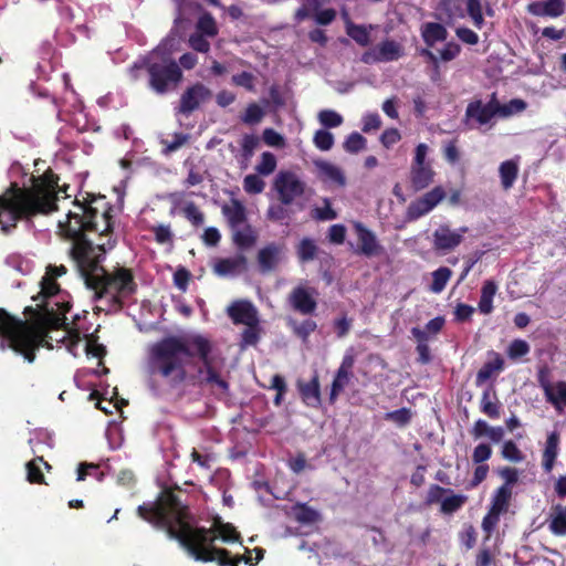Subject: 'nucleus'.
<instances>
[{
  "mask_svg": "<svg viewBox=\"0 0 566 566\" xmlns=\"http://www.w3.org/2000/svg\"><path fill=\"white\" fill-rule=\"evenodd\" d=\"M211 352V343L200 335L189 338L165 337L149 347L147 368L150 375H159L170 385L177 386L187 378L188 359L198 357L201 363L197 371L198 384L227 392L229 385L221 377Z\"/></svg>",
  "mask_w": 566,
  "mask_h": 566,
  "instance_id": "f257e3e1",
  "label": "nucleus"
},
{
  "mask_svg": "<svg viewBox=\"0 0 566 566\" xmlns=\"http://www.w3.org/2000/svg\"><path fill=\"white\" fill-rule=\"evenodd\" d=\"M181 493L166 491L153 505H140L139 516L158 528L166 530L170 538L177 539L188 554L199 562H217L220 566L230 565L229 552L213 546L217 536L212 530L192 528L186 521L188 507Z\"/></svg>",
  "mask_w": 566,
  "mask_h": 566,
  "instance_id": "f03ea898",
  "label": "nucleus"
},
{
  "mask_svg": "<svg viewBox=\"0 0 566 566\" xmlns=\"http://www.w3.org/2000/svg\"><path fill=\"white\" fill-rule=\"evenodd\" d=\"M76 210L70 211L65 221L59 222L60 234L71 240V255L77 266L91 262L93 245L85 232H98L101 235L112 230L108 212L99 213L97 209L83 203L75 205Z\"/></svg>",
  "mask_w": 566,
  "mask_h": 566,
  "instance_id": "7ed1b4c3",
  "label": "nucleus"
},
{
  "mask_svg": "<svg viewBox=\"0 0 566 566\" xmlns=\"http://www.w3.org/2000/svg\"><path fill=\"white\" fill-rule=\"evenodd\" d=\"M56 195L53 187L36 186L20 189L15 185L0 195V224L3 231L15 227L19 219L36 213L56 210Z\"/></svg>",
  "mask_w": 566,
  "mask_h": 566,
  "instance_id": "20e7f679",
  "label": "nucleus"
},
{
  "mask_svg": "<svg viewBox=\"0 0 566 566\" xmlns=\"http://www.w3.org/2000/svg\"><path fill=\"white\" fill-rule=\"evenodd\" d=\"M78 268L86 286L94 290L99 298L109 296L114 305H120L122 300L132 295L136 290L133 275L127 269L118 268L114 273H108L92 260Z\"/></svg>",
  "mask_w": 566,
  "mask_h": 566,
  "instance_id": "39448f33",
  "label": "nucleus"
},
{
  "mask_svg": "<svg viewBox=\"0 0 566 566\" xmlns=\"http://www.w3.org/2000/svg\"><path fill=\"white\" fill-rule=\"evenodd\" d=\"M35 316L34 324L21 319L4 338L0 339V349L10 348L17 354L23 355L29 363H33L34 352L42 344L44 329L49 323L41 314L36 313Z\"/></svg>",
  "mask_w": 566,
  "mask_h": 566,
  "instance_id": "423d86ee",
  "label": "nucleus"
},
{
  "mask_svg": "<svg viewBox=\"0 0 566 566\" xmlns=\"http://www.w3.org/2000/svg\"><path fill=\"white\" fill-rule=\"evenodd\" d=\"M144 66H146L149 75L150 87L158 94L166 93L170 85L175 86L182 76L178 64L174 60L164 57L157 62L154 54L148 62L134 64L130 69L132 77L137 78L139 76L138 72Z\"/></svg>",
  "mask_w": 566,
  "mask_h": 566,
  "instance_id": "0eeeda50",
  "label": "nucleus"
},
{
  "mask_svg": "<svg viewBox=\"0 0 566 566\" xmlns=\"http://www.w3.org/2000/svg\"><path fill=\"white\" fill-rule=\"evenodd\" d=\"M497 112L496 94L493 93L488 103H483L481 99H475L468 104L463 124L469 129L485 130L492 128L494 125L493 119L497 116Z\"/></svg>",
  "mask_w": 566,
  "mask_h": 566,
  "instance_id": "6e6552de",
  "label": "nucleus"
},
{
  "mask_svg": "<svg viewBox=\"0 0 566 566\" xmlns=\"http://www.w3.org/2000/svg\"><path fill=\"white\" fill-rule=\"evenodd\" d=\"M273 189L282 205H292L304 195L306 184L295 172L281 170L273 180Z\"/></svg>",
  "mask_w": 566,
  "mask_h": 566,
  "instance_id": "1a4fd4ad",
  "label": "nucleus"
},
{
  "mask_svg": "<svg viewBox=\"0 0 566 566\" xmlns=\"http://www.w3.org/2000/svg\"><path fill=\"white\" fill-rule=\"evenodd\" d=\"M316 296L317 291L315 287L298 284L289 294L287 302L294 311L303 315H308L316 310Z\"/></svg>",
  "mask_w": 566,
  "mask_h": 566,
  "instance_id": "9d476101",
  "label": "nucleus"
},
{
  "mask_svg": "<svg viewBox=\"0 0 566 566\" xmlns=\"http://www.w3.org/2000/svg\"><path fill=\"white\" fill-rule=\"evenodd\" d=\"M403 54L401 44L394 40H386L374 49L361 55V62L365 64H374L380 62H391L400 59Z\"/></svg>",
  "mask_w": 566,
  "mask_h": 566,
  "instance_id": "9b49d317",
  "label": "nucleus"
},
{
  "mask_svg": "<svg viewBox=\"0 0 566 566\" xmlns=\"http://www.w3.org/2000/svg\"><path fill=\"white\" fill-rule=\"evenodd\" d=\"M468 228L463 227L453 231L447 224H441L432 233V247L436 251L447 253L459 247Z\"/></svg>",
  "mask_w": 566,
  "mask_h": 566,
  "instance_id": "f8f14e48",
  "label": "nucleus"
},
{
  "mask_svg": "<svg viewBox=\"0 0 566 566\" xmlns=\"http://www.w3.org/2000/svg\"><path fill=\"white\" fill-rule=\"evenodd\" d=\"M210 97V91L202 84L189 87L180 97L178 112L185 115L197 109L201 103Z\"/></svg>",
  "mask_w": 566,
  "mask_h": 566,
  "instance_id": "ddd939ff",
  "label": "nucleus"
},
{
  "mask_svg": "<svg viewBox=\"0 0 566 566\" xmlns=\"http://www.w3.org/2000/svg\"><path fill=\"white\" fill-rule=\"evenodd\" d=\"M355 358L352 354L344 356L339 368L336 371L334 380L332 382L329 400L334 402L338 395L348 386L350 378L353 377V367Z\"/></svg>",
  "mask_w": 566,
  "mask_h": 566,
  "instance_id": "4468645a",
  "label": "nucleus"
},
{
  "mask_svg": "<svg viewBox=\"0 0 566 566\" xmlns=\"http://www.w3.org/2000/svg\"><path fill=\"white\" fill-rule=\"evenodd\" d=\"M228 315L234 324H244L247 326H256L259 323L256 308L248 301H238L232 303L228 310Z\"/></svg>",
  "mask_w": 566,
  "mask_h": 566,
  "instance_id": "2eb2a0df",
  "label": "nucleus"
},
{
  "mask_svg": "<svg viewBox=\"0 0 566 566\" xmlns=\"http://www.w3.org/2000/svg\"><path fill=\"white\" fill-rule=\"evenodd\" d=\"M284 254V247L277 243H270L258 252V264L260 272L269 273L274 271L281 263Z\"/></svg>",
  "mask_w": 566,
  "mask_h": 566,
  "instance_id": "dca6fc26",
  "label": "nucleus"
},
{
  "mask_svg": "<svg viewBox=\"0 0 566 566\" xmlns=\"http://www.w3.org/2000/svg\"><path fill=\"white\" fill-rule=\"evenodd\" d=\"M248 260L243 254L231 258L218 259L213 264V271L220 276L239 275L247 270Z\"/></svg>",
  "mask_w": 566,
  "mask_h": 566,
  "instance_id": "f3484780",
  "label": "nucleus"
},
{
  "mask_svg": "<svg viewBox=\"0 0 566 566\" xmlns=\"http://www.w3.org/2000/svg\"><path fill=\"white\" fill-rule=\"evenodd\" d=\"M564 0L534 1L527 6V11L536 17L558 18L565 13Z\"/></svg>",
  "mask_w": 566,
  "mask_h": 566,
  "instance_id": "a211bd4d",
  "label": "nucleus"
},
{
  "mask_svg": "<svg viewBox=\"0 0 566 566\" xmlns=\"http://www.w3.org/2000/svg\"><path fill=\"white\" fill-rule=\"evenodd\" d=\"M355 230L359 241V250L366 256H374L381 253V245L376 235L361 223H355Z\"/></svg>",
  "mask_w": 566,
  "mask_h": 566,
  "instance_id": "6ab92c4d",
  "label": "nucleus"
},
{
  "mask_svg": "<svg viewBox=\"0 0 566 566\" xmlns=\"http://www.w3.org/2000/svg\"><path fill=\"white\" fill-rule=\"evenodd\" d=\"M222 213L231 229L247 224L245 207L237 199H232L229 205H224L222 207Z\"/></svg>",
  "mask_w": 566,
  "mask_h": 566,
  "instance_id": "aec40b11",
  "label": "nucleus"
},
{
  "mask_svg": "<svg viewBox=\"0 0 566 566\" xmlns=\"http://www.w3.org/2000/svg\"><path fill=\"white\" fill-rule=\"evenodd\" d=\"M303 401L311 407H318L321 403V391L318 376L315 374L308 382H297Z\"/></svg>",
  "mask_w": 566,
  "mask_h": 566,
  "instance_id": "412c9836",
  "label": "nucleus"
},
{
  "mask_svg": "<svg viewBox=\"0 0 566 566\" xmlns=\"http://www.w3.org/2000/svg\"><path fill=\"white\" fill-rule=\"evenodd\" d=\"M559 439L557 431H553L547 436L542 463L546 473H549L554 468L555 460L558 455Z\"/></svg>",
  "mask_w": 566,
  "mask_h": 566,
  "instance_id": "4be33fe9",
  "label": "nucleus"
},
{
  "mask_svg": "<svg viewBox=\"0 0 566 566\" xmlns=\"http://www.w3.org/2000/svg\"><path fill=\"white\" fill-rule=\"evenodd\" d=\"M434 177V171L430 165L426 166H411L410 181L416 191L427 188Z\"/></svg>",
  "mask_w": 566,
  "mask_h": 566,
  "instance_id": "5701e85b",
  "label": "nucleus"
},
{
  "mask_svg": "<svg viewBox=\"0 0 566 566\" xmlns=\"http://www.w3.org/2000/svg\"><path fill=\"white\" fill-rule=\"evenodd\" d=\"M315 165L319 177L323 180L334 182L339 187H344L346 185V177L343 170L336 165L323 160L317 161Z\"/></svg>",
  "mask_w": 566,
  "mask_h": 566,
  "instance_id": "b1692460",
  "label": "nucleus"
},
{
  "mask_svg": "<svg viewBox=\"0 0 566 566\" xmlns=\"http://www.w3.org/2000/svg\"><path fill=\"white\" fill-rule=\"evenodd\" d=\"M421 35L428 46H433L437 42H443L448 38L447 29L437 22H426L421 27Z\"/></svg>",
  "mask_w": 566,
  "mask_h": 566,
  "instance_id": "393cba45",
  "label": "nucleus"
},
{
  "mask_svg": "<svg viewBox=\"0 0 566 566\" xmlns=\"http://www.w3.org/2000/svg\"><path fill=\"white\" fill-rule=\"evenodd\" d=\"M481 411L491 419H497L501 416V402L496 397V392L492 389H485L482 394L480 402Z\"/></svg>",
  "mask_w": 566,
  "mask_h": 566,
  "instance_id": "a878e982",
  "label": "nucleus"
},
{
  "mask_svg": "<svg viewBox=\"0 0 566 566\" xmlns=\"http://www.w3.org/2000/svg\"><path fill=\"white\" fill-rule=\"evenodd\" d=\"M546 401L552 403L555 409L562 413L566 406V381L554 382L548 391H545Z\"/></svg>",
  "mask_w": 566,
  "mask_h": 566,
  "instance_id": "bb28decb",
  "label": "nucleus"
},
{
  "mask_svg": "<svg viewBox=\"0 0 566 566\" xmlns=\"http://www.w3.org/2000/svg\"><path fill=\"white\" fill-rule=\"evenodd\" d=\"M547 521L553 534L558 536L566 535V512L564 511V505H553Z\"/></svg>",
  "mask_w": 566,
  "mask_h": 566,
  "instance_id": "cd10ccee",
  "label": "nucleus"
},
{
  "mask_svg": "<svg viewBox=\"0 0 566 566\" xmlns=\"http://www.w3.org/2000/svg\"><path fill=\"white\" fill-rule=\"evenodd\" d=\"M497 285L492 280H486L481 289L479 310L482 314H490L493 311V297L496 294Z\"/></svg>",
  "mask_w": 566,
  "mask_h": 566,
  "instance_id": "c85d7f7f",
  "label": "nucleus"
},
{
  "mask_svg": "<svg viewBox=\"0 0 566 566\" xmlns=\"http://www.w3.org/2000/svg\"><path fill=\"white\" fill-rule=\"evenodd\" d=\"M319 248L311 238H303L296 245V255L302 263L311 262L318 258Z\"/></svg>",
  "mask_w": 566,
  "mask_h": 566,
  "instance_id": "c756f323",
  "label": "nucleus"
},
{
  "mask_svg": "<svg viewBox=\"0 0 566 566\" xmlns=\"http://www.w3.org/2000/svg\"><path fill=\"white\" fill-rule=\"evenodd\" d=\"M233 241L240 249H249L254 245L256 241V234L248 223L243 227L232 229Z\"/></svg>",
  "mask_w": 566,
  "mask_h": 566,
  "instance_id": "7c9ffc66",
  "label": "nucleus"
},
{
  "mask_svg": "<svg viewBox=\"0 0 566 566\" xmlns=\"http://www.w3.org/2000/svg\"><path fill=\"white\" fill-rule=\"evenodd\" d=\"M504 367V360L499 354H494V359L485 363L476 374V385H481L490 379L495 371H501Z\"/></svg>",
  "mask_w": 566,
  "mask_h": 566,
  "instance_id": "2f4dec72",
  "label": "nucleus"
},
{
  "mask_svg": "<svg viewBox=\"0 0 566 566\" xmlns=\"http://www.w3.org/2000/svg\"><path fill=\"white\" fill-rule=\"evenodd\" d=\"M499 170H500L502 187L505 190L512 188V186L514 185V182L517 178V172H518L517 164L514 160H506L501 164Z\"/></svg>",
  "mask_w": 566,
  "mask_h": 566,
  "instance_id": "473e14b6",
  "label": "nucleus"
},
{
  "mask_svg": "<svg viewBox=\"0 0 566 566\" xmlns=\"http://www.w3.org/2000/svg\"><path fill=\"white\" fill-rule=\"evenodd\" d=\"M511 495L512 490L507 484L499 488L493 496L491 510H494L499 513L505 512L507 510Z\"/></svg>",
  "mask_w": 566,
  "mask_h": 566,
  "instance_id": "72a5a7b5",
  "label": "nucleus"
},
{
  "mask_svg": "<svg viewBox=\"0 0 566 566\" xmlns=\"http://www.w3.org/2000/svg\"><path fill=\"white\" fill-rule=\"evenodd\" d=\"M496 108L499 109L497 116L509 117L513 114L523 112L526 108V103L523 99L514 98L506 104H501L496 98Z\"/></svg>",
  "mask_w": 566,
  "mask_h": 566,
  "instance_id": "f704fd0d",
  "label": "nucleus"
},
{
  "mask_svg": "<svg viewBox=\"0 0 566 566\" xmlns=\"http://www.w3.org/2000/svg\"><path fill=\"white\" fill-rule=\"evenodd\" d=\"M346 32L359 45L366 46L369 44L370 36L366 27L347 22Z\"/></svg>",
  "mask_w": 566,
  "mask_h": 566,
  "instance_id": "c9c22d12",
  "label": "nucleus"
},
{
  "mask_svg": "<svg viewBox=\"0 0 566 566\" xmlns=\"http://www.w3.org/2000/svg\"><path fill=\"white\" fill-rule=\"evenodd\" d=\"M452 275V271L449 268H439L432 273L431 291L433 293H440L446 287L448 281Z\"/></svg>",
  "mask_w": 566,
  "mask_h": 566,
  "instance_id": "e433bc0d",
  "label": "nucleus"
},
{
  "mask_svg": "<svg viewBox=\"0 0 566 566\" xmlns=\"http://www.w3.org/2000/svg\"><path fill=\"white\" fill-rule=\"evenodd\" d=\"M276 168V157L270 153L265 151L261 155L260 161L255 166V170L259 175L269 176Z\"/></svg>",
  "mask_w": 566,
  "mask_h": 566,
  "instance_id": "4c0bfd02",
  "label": "nucleus"
},
{
  "mask_svg": "<svg viewBox=\"0 0 566 566\" xmlns=\"http://www.w3.org/2000/svg\"><path fill=\"white\" fill-rule=\"evenodd\" d=\"M197 29L201 32V34H205L207 36H214L218 33L216 21L213 17L208 12H203L200 15L197 22Z\"/></svg>",
  "mask_w": 566,
  "mask_h": 566,
  "instance_id": "58836bf2",
  "label": "nucleus"
},
{
  "mask_svg": "<svg viewBox=\"0 0 566 566\" xmlns=\"http://www.w3.org/2000/svg\"><path fill=\"white\" fill-rule=\"evenodd\" d=\"M367 140L359 133H352L344 142V149L350 154H357L366 148Z\"/></svg>",
  "mask_w": 566,
  "mask_h": 566,
  "instance_id": "ea45409f",
  "label": "nucleus"
},
{
  "mask_svg": "<svg viewBox=\"0 0 566 566\" xmlns=\"http://www.w3.org/2000/svg\"><path fill=\"white\" fill-rule=\"evenodd\" d=\"M265 188L264 180L254 174L247 175L243 179V189L247 193L258 195Z\"/></svg>",
  "mask_w": 566,
  "mask_h": 566,
  "instance_id": "a19ab883",
  "label": "nucleus"
},
{
  "mask_svg": "<svg viewBox=\"0 0 566 566\" xmlns=\"http://www.w3.org/2000/svg\"><path fill=\"white\" fill-rule=\"evenodd\" d=\"M150 231L155 235V240L159 244H169L172 245L174 243V232L170 228V226L166 224H156L150 228Z\"/></svg>",
  "mask_w": 566,
  "mask_h": 566,
  "instance_id": "79ce46f5",
  "label": "nucleus"
},
{
  "mask_svg": "<svg viewBox=\"0 0 566 566\" xmlns=\"http://www.w3.org/2000/svg\"><path fill=\"white\" fill-rule=\"evenodd\" d=\"M319 123L326 128L338 127L343 124V116L332 109H323L318 113Z\"/></svg>",
  "mask_w": 566,
  "mask_h": 566,
  "instance_id": "37998d69",
  "label": "nucleus"
},
{
  "mask_svg": "<svg viewBox=\"0 0 566 566\" xmlns=\"http://www.w3.org/2000/svg\"><path fill=\"white\" fill-rule=\"evenodd\" d=\"M431 210L430 206L420 197L408 206L407 216L410 220H416Z\"/></svg>",
  "mask_w": 566,
  "mask_h": 566,
  "instance_id": "c03bdc74",
  "label": "nucleus"
},
{
  "mask_svg": "<svg viewBox=\"0 0 566 566\" xmlns=\"http://www.w3.org/2000/svg\"><path fill=\"white\" fill-rule=\"evenodd\" d=\"M294 513L296 520L302 523H314L319 518L318 512L305 504L295 506Z\"/></svg>",
  "mask_w": 566,
  "mask_h": 566,
  "instance_id": "a18cd8bd",
  "label": "nucleus"
},
{
  "mask_svg": "<svg viewBox=\"0 0 566 566\" xmlns=\"http://www.w3.org/2000/svg\"><path fill=\"white\" fill-rule=\"evenodd\" d=\"M313 143L318 149L327 151L334 145V136L326 129H319L315 133Z\"/></svg>",
  "mask_w": 566,
  "mask_h": 566,
  "instance_id": "49530a36",
  "label": "nucleus"
},
{
  "mask_svg": "<svg viewBox=\"0 0 566 566\" xmlns=\"http://www.w3.org/2000/svg\"><path fill=\"white\" fill-rule=\"evenodd\" d=\"M465 495L453 494L451 496L446 497L441 503V511L443 513H453L458 511L467 501Z\"/></svg>",
  "mask_w": 566,
  "mask_h": 566,
  "instance_id": "de8ad7c7",
  "label": "nucleus"
},
{
  "mask_svg": "<svg viewBox=\"0 0 566 566\" xmlns=\"http://www.w3.org/2000/svg\"><path fill=\"white\" fill-rule=\"evenodd\" d=\"M291 326L293 332L301 337L302 339H307V337L316 329L317 325L313 319H304L301 323L292 322Z\"/></svg>",
  "mask_w": 566,
  "mask_h": 566,
  "instance_id": "09e8293b",
  "label": "nucleus"
},
{
  "mask_svg": "<svg viewBox=\"0 0 566 566\" xmlns=\"http://www.w3.org/2000/svg\"><path fill=\"white\" fill-rule=\"evenodd\" d=\"M467 10L473 20L474 25L479 29L482 28L484 19L482 14L481 0H468Z\"/></svg>",
  "mask_w": 566,
  "mask_h": 566,
  "instance_id": "8fccbe9b",
  "label": "nucleus"
},
{
  "mask_svg": "<svg viewBox=\"0 0 566 566\" xmlns=\"http://www.w3.org/2000/svg\"><path fill=\"white\" fill-rule=\"evenodd\" d=\"M263 115V109L258 104L252 103L247 107L241 119L245 124L254 125L261 122Z\"/></svg>",
  "mask_w": 566,
  "mask_h": 566,
  "instance_id": "3c124183",
  "label": "nucleus"
},
{
  "mask_svg": "<svg viewBox=\"0 0 566 566\" xmlns=\"http://www.w3.org/2000/svg\"><path fill=\"white\" fill-rule=\"evenodd\" d=\"M502 455L504 459L512 462H521L524 460L522 451L513 441H505L502 447Z\"/></svg>",
  "mask_w": 566,
  "mask_h": 566,
  "instance_id": "603ef678",
  "label": "nucleus"
},
{
  "mask_svg": "<svg viewBox=\"0 0 566 566\" xmlns=\"http://www.w3.org/2000/svg\"><path fill=\"white\" fill-rule=\"evenodd\" d=\"M530 352V345L526 340L515 339L507 347V356L511 359H517Z\"/></svg>",
  "mask_w": 566,
  "mask_h": 566,
  "instance_id": "864d4df0",
  "label": "nucleus"
},
{
  "mask_svg": "<svg viewBox=\"0 0 566 566\" xmlns=\"http://www.w3.org/2000/svg\"><path fill=\"white\" fill-rule=\"evenodd\" d=\"M21 319L10 315L4 310H0V335L4 338Z\"/></svg>",
  "mask_w": 566,
  "mask_h": 566,
  "instance_id": "5fc2aeb1",
  "label": "nucleus"
},
{
  "mask_svg": "<svg viewBox=\"0 0 566 566\" xmlns=\"http://www.w3.org/2000/svg\"><path fill=\"white\" fill-rule=\"evenodd\" d=\"M40 463L43 462V458L39 457L34 460L28 462L27 464V471H28V480L31 483H41L43 481V474L40 470Z\"/></svg>",
  "mask_w": 566,
  "mask_h": 566,
  "instance_id": "6e6d98bb",
  "label": "nucleus"
},
{
  "mask_svg": "<svg viewBox=\"0 0 566 566\" xmlns=\"http://www.w3.org/2000/svg\"><path fill=\"white\" fill-rule=\"evenodd\" d=\"M255 76L250 72H242L232 76V83L237 86L244 87L245 90L253 92Z\"/></svg>",
  "mask_w": 566,
  "mask_h": 566,
  "instance_id": "4d7b16f0",
  "label": "nucleus"
},
{
  "mask_svg": "<svg viewBox=\"0 0 566 566\" xmlns=\"http://www.w3.org/2000/svg\"><path fill=\"white\" fill-rule=\"evenodd\" d=\"M287 205H271L266 211V218L271 221H283L289 218Z\"/></svg>",
  "mask_w": 566,
  "mask_h": 566,
  "instance_id": "13d9d810",
  "label": "nucleus"
},
{
  "mask_svg": "<svg viewBox=\"0 0 566 566\" xmlns=\"http://www.w3.org/2000/svg\"><path fill=\"white\" fill-rule=\"evenodd\" d=\"M259 145V138L254 135H244L241 139L242 155L245 159H249L256 146Z\"/></svg>",
  "mask_w": 566,
  "mask_h": 566,
  "instance_id": "bf43d9fd",
  "label": "nucleus"
},
{
  "mask_svg": "<svg viewBox=\"0 0 566 566\" xmlns=\"http://www.w3.org/2000/svg\"><path fill=\"white\" fill-rule=\"evenodd\" d=\"M446 197V191L442 187H434L431 191L424 193L422 199L433 209L439 202H441Z\"/></svg>",
  "mask_w": 566,
  "mask_h": 566,
  "instance_id": "052dcab7",
  "label": "nucleus"
},
{
  "mask_svg": "<svg viewBox=\"0 0 566 566\" xmlns=\"http://www.w3.org/2000/svg\"><path fill=\"white\" fill-rule=\"evenodd\" d=\"M185 216L195 226H201L205 221L202 212L192 202L185 207Z\"/></svg>",
  "mask_w": 566,
  "mask_h": 566,
  "instance_id": "680f3d73",
  "label": "nucleus"
},
{
  "mask_svg": "<svg viewBox=\"0 0 566 566\" xmlns=\"http://www.w3.org/2000/svg\"><path fill=\"white\" fill-rule=\"evenodd\" d=\"M263 140L266 145L272 147H283L285 145L283 136L272 128L264 129Z\"/></svg>",
  "mask_w": 566,
  "mask_h": 566,
  "instance_id": "e2e57ef3",
  "label": "nucleus"
},
{
  "mask_svg": "<svg viewBox=\"0 0 566 566\" xmlns=\"http://www.w3.org/2000/svg\"><path fill=\"white\" fill-rule=\"evenodd\" d=\"M491 454H492L491 447L486 443H480L473 450L472 460L474 463H482V462L489 460Z\"/></svg>",
  "mask_w": 566,
  "mask_h": 566,
  "instance_id": "0e129e2a",
  "label": "nucleus"
},
{
  "mask_svg": "<svg viewBox=\"0 0 566 566\" xmlns=\"http://www.w3.org/2000/svg\"><path fill=\"white\" fill-rule=\"evenodd\" d=\"M500 514L501 513L490 509L489 513L483 517L482 528L484 532H486L488 537L491 535L492 531L499 523Z\"/></svg>",
  "mask_w": 566,
  "mask_h": 566,
  "instance_id": "69168bd1",
  "label": "nucleus"
},
{
  "mask_svg": "<svg viewBox=\"0 0 566 566\" xmlns=\"http://www.w3.org/2000/svg\"><path fill=\"white\" fill-rule=\"evenodd\" d=\"M381 126V119L378 114L370 113L364 116L363 118V132L370 133L373 130L379 129Z\"/></svg>",
  "mask_w": 566,
  "mask_h": 566,
  "instance_id": "338daca9",
  "label": "nucleus"
},
{
  "mask_svg": "<svg viewBox=\"0 0 566 566\" xmlns=\"http://www.w3.org/2000/svg\"><path fill=\"white\" fill-rule=\"evenodd\" d=\"M190 46L198 52L207 53L210 49V43L203 38L201 33H195L189 38Z\"/></svg>",
  "mask_w": 566,
  "mask_h": 566,
  "instance_id": "774afa93",
  "label": "nucleus"
}]
</instances>
